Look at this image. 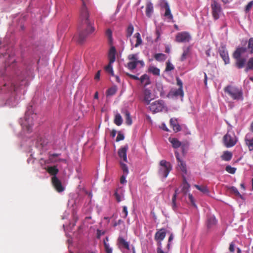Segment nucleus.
Returning <instances> with one entry per match:
<instances>
[{
	"mask_svg": "<svg viewBox=\"0 0 253 253\" xmlns=\"http://www.w3.org/2000/svg\"><path fill=\"white\" fill-rule=\"evenodd\" d=\"M211 7L212 10V14L214 19L215 20L218 19L222 13V9L220 3L215 0H212Z\"/></svg>",
	"mask_w": 253,
	"mask_h": 253,
	"instance_id": "10",
	"label": "nucleus"
},
{
	"mask_svg": "<svg viewBox=\"0 0 253 253\" xmlns=\"http://www.w3.org/2000/svg\"><path fill=\"white\" fill-rule=\"evenodd\" d=\"M184 96V92L183 89L181 88H178V89H172L169 91V93L168 95V97H178L180 96L182 98Z\"/></svg>",
	"mask_w": 253,
	"mask_h": 253,
	"instance_id": "16",
	"label": "nucleus"
},
{
	"mask_svg": "<svg viewBox=\"0 0 253 253\" xmlns=\"http://www.w3.org/2000/svg\"><path fill=\"white\" fill-rule=\"evenodd\" d=\"M127 75L130 78L135 80H139L140 78H138L137 76L133 75L130 74H127Z\"/></svg>",
	"mask_w": 253,
	"mask_h": 253,
	"instance_id": "60",
	"label": "nucleus"
},
{
	"mask_svg": "<svg viewBox=\"0 0 253 253\" xmlns=\"http://www.w3.org/2000/svg\"><path fill=\"white\" fill-rule=\"evenodd\" d=\"M174 69L173 65L169 62H167V66L165 71L166 72L170 71Z\"/></svg>",
	"mask_w": 253,
	"mask_h": 253,
	"instance_id": "50",
	"label": "nucleus"
},
{
	"mask_svg": "<svg viewBox=\"0 0 253 253\" xmlns=\"http://www.w3.org/2000/svg\"><path fill=\"white\" fill-rule=\"evenodd\" d=\"M216 223V220L214 216H210L208 219L207 226L208 228H211L215 225Z\"/></svg>",
	"mask_w": 253,
	"mask_h": 253,
	"instance_id": "31",
	"label": "nucleus"
},
{
	"mask_svg": "<svg viewBox=\"0 0 253 253\" xmlns=\"http://www.w3.org/2000/svg\"><path fill=\"white\" fill-rule=\"evenodd\" d=\"M175 195H173L172 198L171 206L172 208L174 211H176L177 209V205L176 203Z\"/></svg>",
	"mask_w": 253,
	"mask_h": 253,
	"instance_id": "46",
	"label": "nucleus"
},
{
	"mask_svg": "<svg viewBox=\"0 0 253 253\" xmlns=\"http://www.w3.org/2000/svg\"><path fill=\"white\" fill-rule=\"evenodd\" d=\"M109 239L108 237H106L104 240V245L105 250L106 253H112V249L110 247V245L107 242H108Z\"/></svg>",
	"mask_w": 253,
	"mask_h": 253,
	"instance_id": "33",
	"label": "nucleus"
},
{
	"mask_svg": "<svg viewBox=\"0 0 253 253\" xmlns=\"http://www.w3.org/2000/svg\"><path fill=\"white\" fill-rule=\"evenodd\" d=\"M118 243L119 246L123 247L127 250H129V243L126 241L123 237H119L118 239Z\"/></svg>",
	"mask_w": 253,
	"mask_h": 253,
	"instance_id": "24",
	"label": "nucleus"
},
{
	"mask_svg": "<svg viewBox=\"0 0 253 253\" xmlns=\"http://www.w3.org/2000/svg\"><path fill=\"white\" fill-rule=\"evenodd\" d=\"M178 168L183 173V175L187 174L186 165L185 162L181 160L177 162Z\"/></svg>",
	"mask_w": 253,
	"mask_h": 253,
	"instance_id": "21",
	"label": "nucleus"
},
{
	"mask_svg": "<svg viewBox=\"0 0 253 253\" xmlns=\"http://www.w3.org/2000/svg\"><path fill=\"white\" fill-rule=\"evenodd\" d=\"M128 149V145H126L121 147L118 150V155L121 161L127 162L126 152Z\"/></svg>",
	"mask_w": 253,
	"mask_h": 253,
	"instance_id": "15",
	"label": "nucleus"
},
{
	"mask_svg": "<svg viewBox=\"0 0 253 253\" xmlns=\"http://www.w3.org/2000/svg\"><path fill=\"white\" fill-rule=\"evenodd\" d=\"M160 5L162 8L165 9L164 16L168 19L169 20H172L173 19V16L171 13L168 2L166 0H160Z\"/></svg>",
	"mask_w": 253,
	"mask_h": 253,
	"instance_id": "12",
	"label": "nucleus"
},
{
	"mask_svg": "<svg viewBox=\"0 0 253 253\" xmlns=\"http://www.w3.org/2000/svg\"><path fill=\"white\" fill-rule=\"evenodd\" d=\"M191 39V37L189 33L186 32H182L177 33L175 37V41L178 42H189Z\"/></svg>",
	"mask_w": 253,
	"mask_h": 253,
	"instance_id": "11",
	"label": "nucleus"
},
{
	"mask_svg": "<svg viewBox=\"0 0 253 253\" xmlns=\"http://www.w3.org/2000/svg\"><path fill=\"white\" fill-rule=\"evenodd\" d=\"M173 239V236L171 234L170 236L169 237V240H168V243L167 246V248H168V250H169L170 249V246H171V242Z\"/></svg>",
	"mask_w": 253,
	"mask_h": 253,
	"instance_id": "52",
	"label": "nucleus"
},
{
	"mask_svg": "<svg viewBox=\"0 0 253 253\" xmlns=\"http://www.w3.org/2000/svg\"><path fill=\"white\" fill-rule=\"evenodd\" d=\"M174 153H175V157H176L177 162L180 161H181L182 160H181L180 158L179 153L177 151H175Z\"/></svg>",
	"mask_w": 253,
	"mask_h": 253,
	"instance_id": "62",
	"label": "nucleus"
},
{
	"mask_svg": "<svg viewBox=\"0 0 253 253\" xmlns=\"http://www.w3.org/2000/svg\"><path fill=\"white\" fill-rule=\"evenodd\" d=\"M122 113L125 114L126 124L128 125H131L132 124V120L129 112L126 110H123Z\"/></svg>",
	"mask_w": 253,
	"mask_h": 253,
	"instance_id": "28",
	"label": "nucleus"
},
{
	"mask_svg": "<svg viewBox=\"0 0 253 253\" xmlns=\"http://www.w3.org/2000/svg\"><path fill=\"white\" fill-rule=\"evenodd\" d=\"M224 91L232 99L236 102H242L244 100L243 90L240 87L228 85L224 87Z\"/></svg>",
	"mask_w": 253,
	"mask_h": 253,
	"instance_id": "2",
	"label": "nucleus"
},
{
	"mask_svg": "<svg viewBox=\"0 0 253 253\" xmlns=\"http://www.w3.org/2000/svg\"><path fill=\"white\" fill-rule=\"evenodd\" d=\"M149 108L154 113L162 111L164 108V102L162 100L155 101L150 105Z\"/></svg>",
	"mask_w": 253,
	"mask_h": 253,
	"instance_id": "13",
	"label": "nucleus"
},
{
	"mask_svg": "<svg viewBox=\"0 0 253 253\" xmlns=\"http://www.w3.org/2000/svg\"><path fill=\"white\" fill-rule=\"evenodd\" d=\"M246 144L248 146L250 151L253 150V137L251 133H248L246 135L245 138Z\"/></svg>",
	"mask_w": 253,
	"mask_h": 253,
	"instance_id": "17",
	"label": "nucleus"
},
{
	"mask_svg": "<svg viewBox=\"0 0 253 253\" xmlns=\"http://www.w3.org/2000/svg\"><path fill=\"white\" fill-rule=\"evenodd\" d=\"M253 6V0L251 1L248 3L245 8V11L246 12H249Z\"/></svg>",
	"mask_w": 253,
	"mask_h": 253,
	"instance_id": "53",
	"label": "nucleus"
},
{
	"mask_svg": "<svg viewBox=\"0 0 253 253\" xmlns=\"http://www.w3.org/2000/svg\"><path fill=\"white\" fill-rule=\"evenodd\" d=\"M248 48L251 53H253V38L250 39L248 43Z\"/></svg>",
	"mask_w": 253,
	"mask_h": 253,
	"instance_id": "48",
	"label": "nucleus"
},
{
	"mask_svg": "<svg viewBox=\"0 0 253 253\" xmlns=\"http://www.w3.org/2000/svg\"><path fill=\"white\" fill-rule=\"evenodd\" d=\"M171 169L172 166L169 162L165 160L160 161L159 174L161 176L166 178Z\"/></svg>",
	"mask_w": 253,
	"mask_h": 253,
	"instance_id": "7",
	"label": "nucleus"
},
{
	"mask_svg": "<svg viewBox=\"0 0 253 253\" xmlns=\"http://www.w3.org/2000/svg\"><path fill=\"white\" fill-rule=\"evenodd\" d=\"M247 49L246 47H238L234 51L233 57L235 60V66L238 69H242L245 67L247 62V57L245 54Z\"/></svg>",
	"mask_w": 253,
	"mask_h": 253,
	"instance_id": "4",
	"label": "nucleus"
},
{
	"mask_svg": "<svg viewBox=\"0 0 253 253\" xmlns=\"http://www.w3.org/2000/svg\"><path fill=\"white\" fill-rule=\"evenodd\" d=\"M139 80L140 81L141 84H142L144 87L147 86L148 85L151 84L150 77L147 74H144L142 75L140 78Z\"/></svg>",
	"mask_w": 253,
	"mask_h": 253,
	"instance_id": "22",
	"label": "nucleus"
},
{
	"mask_svg": "<svg viewBox=\"0 0 253 253\" xmlns=\"http://www.w3.org/2000/svg\"><path fill=\"white\" fill-rule=\"evenodd\" d=\"M219 53L225 64H229L230 63V59L228 53L224 45H222L219 48Z\"/></svg>",
	"mask_w": 253,
	"mask_h": 253,
	"instance_id": "14",
	"label": "nucleus"
},
{
	"mask_svg": "<svg viewBox=\"0 0 253 253\" xmlns=\"http://www.w3.org/2000/svg\"><path fill=\"white\" fill-rule=\"evenodd\" d=\"M120 165L121 168L123 171V174L127 175L128 173V169L126 164H124V162L120 161Z\"/></svg>",
	"mask_w": 253,
	"mask_h": 253,
	"instance_id": "41",
	"label": "nucleus"
},
{
	"mask_svg": "<svg viewBox=\"0 0 253 253\" xmlns=\"http://www.w3.org/2000/svg\"><path fill=\"white\" fill-rule=\"evenodd\" d=\"M188 197H189V201H190V202L192 204V205L194 206L195 207H196V205L195 203L194 199L193 196L191 194H189Z\"/></svg>",
	"mask_w": 253,
	"mask_h": 253,
	"instance_id": "56",
	"label": "nucleus"
},
{
	"mask_svg": "<svg viewBox=\"0 0 253 253\" xmlns=\"http://www.w3.org/2000/svg\"><path fill=\"white\" fill-rule=\"evenodd\" d=\"M176 81H177V84L179 86V88H181V89H182L183 84H182V81L179 78H177Z\"/></svg>",
	"mask_w": 253,
	"mask_h": 253,
	"instance_id": "61",
	"label": "nucleus"
},
{
	"mask_svg": "<svg viewBox=\"0 0 253 253\" xmlns=\"http://www.w3.org/2000/svg\"><path fill=\"white\" fill-rule=\"evenodd\" d=\"M195 187L201 192L204 194H208L209 192L207 186H199L198 185H195Z\"/></svg>",
	"mask_w": 253,
	"mask_h": 253,
	"instance_id": "39",
	"label": "nucleus"
},
{
	"mask_svg": "<svg viewBox=\"0 0 253 253\" xmlns=\"http://www.w3.org/2000/svg\"><path fill=\"white\" fill-rule=\"evenodd\" d=\"M137 66V62L135 61H130L127 63V67L130 70L134 69Z\"/></svg>",
	"mask_w": 253,
	"mask_h": 253,
	"instance_id": "45",
	"label": "nucleus"
},
{
	"mask_svg": "<svg viewBox=\"0 0 253 253\" xmlns=\"http://www.w3.org/2000/svg\"><path fill=\"white\" fill-rule=\"evenodd\" d=\"M28 85L27 76L21 74L17 77V92L18 90L21 93H24L25 91V87Z\"/></svg>",
	"mask_w": 253,
	"mask_h": 253,
	"instance_id": "8",
	"label": "nucleus"
},
{
	"mask_svg": "<svg viewBox=\"0 0 253 253\" xmlns=\"http://www.w3.org/2000/svg\"><path fill=\"white\" fill-rule=\"evenodd\" d=\"M231 190L232 191V192H233L236 195H238V196H241V195L240 194V193L239 192L238 190H237V189L234 187H231Z\"/></svg>",
	"mask_w": 253,
	"mask_h": 253,
	"instance_id": "59",
	"label": "nucleus"
},
{
	"mask_svg": "<svg viewBox=\"0 0 253 253\" xmlns=\"http://www.w3.org/2000/svg\"><path fill=\"white\" fill-rule=\"evenodd\" d=\"M122 217L125 218L127 217L128 214V211H127V208L126 206H123V210L122 211Z\"/></svg>",
	"mask_w": 253,
	"mask_h": 253,
	"instance_id": "47",
	"label": "nucleus"
},
{
	"mask_svg": "<svg viewBox=\"0 0 253 253\" xmlns=\"http://www.w3.org/2000/svg\"><path fill=\"white\" fill-rule=\"evenodd\" d=\"M155 59L159 61H163L167 58V56L163 53H157L155 55Z\"/></svg>",
	"mask_w": 253,
	"mask_h": 253,
	"instance_id": "38",
	"label": "nucleus"
},
{
	"mask_svg": "<svg viewBox=\"0 0 253 253\" xmlns=\"http://www.w3.org/2000/svg\"><path fill=\"white\" fill-rule=\"evenodd\" d=\"M166 233L165 229H161L158 231L155 235V240H163L166 237Z\"/></svg>",
	"mask_w": 253,
	"mask_h": 253,
	"instance_id": "19",
	"label": "nucleus"
},
{
	"mask_svg": "<svg viewBox=\"0 0 253 253\" xmlns=\"http://www.w3.org/2000/svg\"><path fill=\"white\" fill-rule=\"evenodd\" d=\"M157 241V253H168L169 250H168L166 248L164 251L162 249V241L163 240H156Z\"/></svg>",
	"mask_w": 253,
	"mask_h": 253,
	"instance_id": "26",
	"label": "nucleus"
},
{
	"mask_svg": "<svg viewBox=\"0 0 253 253\" xmlns=\"http://www.w3.org/2000/svg\"><path fill=\"white\" fill-rule=\"evenodd\" d=\"M148 71L149 72L153 74L154 75H160V69L154 66H150L148 68Z\"/></svg>",
	"mask_w": 253,
	"mask_h": 253,
	"instance_id": "32",
	"label": "nucleus"
},
{
	"mask_svg": "<svg viewBox=\"0 0 253 253\" xmlns=\"http://www.w3.org/2000/svg\"><path fill=\"white\" fill-rule=\"evenodd\" d=\"M134 37L136 39V42L134 45L135 47H138L139 45L142 44V40L141 38L140 34L139 33H136L134 34Z\"/></svg>",
	"mask_w": 253,
	"mask_h": 253,
	"instance_id": "35",
	"label": "nucleus"
},
{
	"mask_svg": "<svg viewBox=\"0 0 253 253\" xmlns=\"http://www.w3.org/2000/svg\"><path fill=\"white\" fill-rule=\"evenodd\" d=\"M37 118V114L33 112L32 109H29L26 112L24 118L20 119L19 123L23 129L31 132L34 122Z\"/></svg>",
	"mask_w": 253,
	"mask_h": 253,
	"instance_id": "3",
	"label": "nucleus"
},
{
	"mask_svg": "<svg viewBox=\"0 0 253 253\" xmlns=\"http://www.w3.org/2000/svg\"><path fill=\"white\" fill-rule=\"evenodd\" d=\"M184 183H183L182 192L184 194H186L187 192L188 191L189 188L190 187L189 184L186 181L185 177L184 175H183Z\"/></svg>",
	"mask_w": 253,
	"mask_h": 253,
	"instance_id": "37",
	"label": "nucleus"
},
{
	"mask_svg": "<svg viewBox=\"0 0 253 253\" xmlns=\"http://www.w3.org/2000/svg\"><path fill=\"white\" fill-rule=\"evenodd\" d=\"M134 28L131 24L129 25L126 30V37L129 38L133 32Z\"/></svg>",
	"mask_w": 253,
	"mask_h": 253,
	"instance_id": "44",
	"label": "nucleus"
},
{
	"mask_svg": "<svg viewBox=\"0 0 253 253\" xmlns=\"http://www.w3.org/2000/svg\"><path fill=\"white\" fill-rule=\"evenodd\" d=\"M157 87L160 92V95H163V87L161 84H157Z\"/></svg>",
	"mask_w": 253,
	"mask_h": 253,
	"instance_id": "58",
	"label": "nucleus"
},
{
	"mask_svg": "<svg viewBox=\"0 0 253 253\" xmlns=\"http://www.w3.org/2000/svg\"><path fill=\"white\" fill-rule=\"evenodd\" d=\"M169 141L171 143L172 147L176 149L182 146V143L175 138L169 137Z\"/></svg>",
	"mask_w": 253,
	"mask_h": 253,
	"instance_id": "27",
	"label": "nucleus"
},
{
	"mask_svg": "<svg viewBox=\"0 0 253 253\" xmlns=\"http://www.w3.org/2000/svg\"><path fill=\"white\" fill-rule=\"evenodd\" d=\"M234 244L231 243L230 245L229 250L231 252H233L234 251Z\"/></svg>",
	"mask_w": 253,
	"mask_h": 253,
	"instance_id": "63",
	"label": "nucleus"
},
{
	"mask_svg": "<svg viewBox=\"0 0 253 253\" xmlns=\"http://www.w3.org/2000/svg\"><path fill=\"white\" fill-rule=\"evenodd\" d=\"M7 90L8 93H9V97L6 101L5 104L8 105H13L15 100L16 97V87L14 83V81H8L5 83L2 90Z\"/></svg>",
	"mask_w": 253,
	"mask_h": 253,
	"instance_id": "5",
	"label": "nucleus"
},
{
	"mask_svg": "<svg viewBox=\"0 0 253 253\" xmlns=\"http://www.w3.org/2000/svg\"><path fill=\"white\" fill-rule=\"evenodd\" d=\"M128 59L131 61H135L137 62V54H130L128 56Z\"/></svg>",
	"mask_w": 253,
	"mask_h": 253,
	"instance_id": "51",
	"label": "nucleus"
},
{
	"mask_svg": "<svg viewBox=\"0 0 253 253\" xmlns=\"http://www.w3.org/2000/svg\"><path fill=\"white\" fill-rule=\"evenodd\" d=\"M47 171L53 175L52 177V182L55 188L59 192H62L64 190V187L62 185L61 181L56 176V174L58 172V169L56 167H48Z\"/></svg>",
	"mask_w": 253,
	"mask_h": 253,
	"instance_id": "6",
	"label": "nucleus"
},
{
	"mask_svg": "<svg viewBox=\"0 0 253 253\" xmlns=\"http://www.w3.org/2000/svg\"><path fill=\"white\" fill-rule=\"evenodd\" d=\"M124 138H125L124 135L121 132H119L117 135V137L116 138V141H119L121 140H123L124 139Z\"/></svg>",
	"mask_w": 253,
	"mask_h": 253,
	"instance_id": "55",
	"label": "nucleus"
},
{
	"mask_svg": "<svg viewBox=\"0 0 253 253\" xmlns=\"http://www.w3.org/2000/svg\"><path fill=\"white\" fill-rule=\"evenodd\" d=\"M170 124L172 127L173 130L175 132H178L181 130V127L177 122V120L175 118H171L170 120Z\"/></svg>",
	"mask_w": 253,
	"mask_h": 253,
	"instance_id": "20",
	"label": "nucleus"
},
{
	"mask_svg": "<svg viewBox=\"0 0 253 253\" xmlns=\"http://www.w3.org/2000/svg\"><path fill=\"white\" fill-rule=\"evenodd\" d=\"M100 71H98L97 72V73L96 74L95 77H94V79L96 80H99L100 79Z\"/></svg>",
	"mask_w": 253,
	"mask_h": 253,
	"instance_id": "64",
	"label": "nucleus"
},
{
	"mask_svg": "<svg viewBox=\"0 0 253 253\" xmlns=\"http://www.w3.org/2000/svg\"><path fill=\"white\" fill-rule=\"evenodd\" d=\"M112 64V63H110V62L109 61V64L106 67H105V70L107 73L110 74L112 76H114V72Z\"/></svg>",
	"mask_w": 253,
	"mask_h": 253,
	"instance_id": "42",
	"label": "nucleus"
},
{
	"mask_svg": "<svg viewBox=\"0 0 253 253\" xmlns=\"http://www.w3.org/2000/svg\"><path fill=\"white\" fill-rule=\"evenodd\" d=\"M127 174H123L120 178V183L122 184H126L127 182L126 180V177L127 176Z\"/></svg>",
	"mask_w": 253,
	"mask_h": 253,
	"instance_id": "54",
	"label": "nucleus"
},
{
	"mask_svg": "<svg viewBox=\"0 0 253 253\" xmlns=\"http://www.w3.org/2000/svg\"><path fill=\"white\" fill-rule=\"evenodd\" d=\"M152 100L151 92L150 90L145 89L144 90V100L147 104H149Z\"/></svg>",
	"mask_w": 253,
	"mask_h": 253,
	"instance_id": "25",
	"label": "nucleus"
},
{
	"mask_svg": "<svg viewBox=\"0 0 253 253\" xmlns=\"http://www.w3.org/2000/svg\"><path fill=\"white\" fill-rule=\"evenodd\" d=\"M237 141L236 136L233 132H228L223 137L224 144L227 147H231L234 146Z\"/></svg>",
	"mask_w": 253,
	"mask_h": 253,
	"instance_id": "9",
	"label": "nucleus"
},
{
	"mask_svg": "<svg viewBox=\"0 0 253 253\" xmlns=\"http://www.w3.org/2000/svg\"><path fill=\"white\" fill-rule=\"evenodd\" d=\"M190 48L189 47L183 48V52L181 56L180 60L183 61L185 60L190 55Z\"/></svg>",
	"mask_w": 253,
	"mask_h": 253,
	"instance_id": "30",
	"label": "nucleus"
},
{
	"mask_svg": "<svg viewBox=\"0 0 253 253\" xmlns=\"http://www.w3.org/2000/svg\"><path fill=\"white\" fill-rule=\"evenodd\" d=\"M225 169L228 172L231 174H234L235 172L236 169L230 166H226Z\"/></svg>",
	"mask_w": 253,
	"mask_h": 253,
	"instance_id": "49",
	"label": "nucleus"
},
{
	"mask_svg": "<svg viewBox=\"0 0 253 253\" xmlns=\"http://www.w3.org/2000/svg\"><path fill=\"white\" fill-rule=\"evenodd\" d=\"M106 35L110 40H112V31L110 29H107L106 31Z\"/></svg>",
	"mask_w": 253,
	"mask_h": 253,
	"instance_id": "57",
	"label": "nucleus"
},
{
	"mask_svg": "<svg viewBox=\"0 0 253 253\" xmlns=\"http://www.w3.org/2000/svg\"><path fill=\"white\" fill-rule=\"evenodd\" d=\"M153 12V5L151 2H148L146 5V14L147 16L150 17Z\"/></svg>",
	"mask_w": 253,
	"mask_h": 253,
	"instance_id": "29",
	"label": "nucleus"
},
{
	"mask_svg": "<svg viewBox=\"0 0 253 253\" xmlns=\"http://www.w3.org/2000/svg\"><path fill=\"white\" fill-rule=\"evenodd\" d=\"M250 70H253V57L251 58L248 61L245 70L248 72Z\"/></svg>",
	"mask_w": 253,
	"mask_h": 253,
	"instance_id": "40",
	"label": "nucleus"
},
{
	"mask_svg": "<svg viewBox=\"0 0 253 253\" xmlns=\"http://www.w3.org/2000/svg\"><path fill=\"white\" fill-rule=\"evenodd\" d=\"M80 22L82 25H85L86 27L85 30L80 32L78 35V41L81 43L84 41L88 35L91 34L95 30L88 19V13L84 6L83 7L81 12Z\"/></svg>",
	"mask_w": 253,
	"mask_h": 253,
	"instance_id": "1",
	"label": "nucleus"
},
{
	"mask_svg": "<svg viewBox=\"0 0 253 253\" xmlns=\"http://www.w3.org/2000/svg\"><path fill=\"white\" fill-rule=\"evenodd\" d=\"M232 157V154L229 152L226 151L224 153V154L221 156L222 160L226 161H228L230 160Z\"/></svg>",
	"mask_w": 253,
	"mask_h": 253,
	"instance_id": "36",
	"label": "nucleus"
},
{
	"mask_svg": "<svg viewBox=\"0 0 253 253\" xmlns=\"http://www.w3.org/2000/svg\"><path fill=\"white\" fill-rule=\"evenodd\" d=\"M117 90V87L116 86H113L107 90V95H113L116 93Z\"/></svg>",
	"mask_w": 253,
	"mask_h": 253,
	"instance_id": "43",
	"label": "nucleus"
},
{
	"mask_svg": "<svg viewBox=\"0 0 253 253\" xmlns=\"http://www.w3.org/2000/svg\"><path fill=\"white\" fill-rule=\"evenodd\" d=\"M123 123V119L121 116V115L119 113L116 114L115 119H114V123L119 126L122 125Z\"/></svg>",
	"mask_w": 253,
	"mask_h": 253,
	"instance_id": "34",
	"label": "nucleus"
},
{
	"mask_svg": "<svg viewBox=\"0 0 253 253\" xmlns=\"http://www.w3.org/2000/svg\"><path fill=\"white\" fill-rule=\"evenodd\" d=\"M125 190L123 187H119L117 189L114 194L116 200L118 202H121L124 199Z\"/></svg>",
	"mask_w": 253,
	"mask_h": 253,
	"instance_id": "18",
	"label": "nucleus"
},
{
	"mask_svg": "<svg viewBox=\"0 0 253 253\" xmlns=\"http://www.w3.org/2000/svg\"><path fill=\"white\" fill-rule=\"evenodd\" d=\"M116 49L114 46H112L109 52V59L110 63H113L115 61Z\"/></svg>",
	"mask_w": 253,
	"mask_h": 253,
	"instance_id": "23",
	"label": "nucleus"
}]
</instances>
